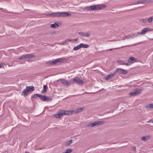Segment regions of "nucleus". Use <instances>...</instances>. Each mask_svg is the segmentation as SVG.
<instances>
[{
    "mask_svg": "<svg viewBox=\"0 0 153 153\" xmlns=\"http://www.w3.org/2000/svg\"><path fill=\"white\" fill-rule=\"evenodd\" d=\"M34 90V87L33 86H27L25 89H24L22 93V95L25 97L26 96L28 93L31 92Z\"/></svg>",
    "mask_w": 153,
    "mask_h": 153,
    "instance_id": "1",
    "label": "nucleus"
},
{
    "mask_svg": "<svg viewBox=\"0 0 153 153\" xmlns=\"http://www.w3.org/2000/svg\"><path fill=\"white\" fill-rule=\"evenodd\" d=\"M52 17H64L71 15L67 12H54L52 13Z\"/></svg>",
    "mask_w": 153,
    "mask_h": 153,
    "instance_id": "2",
    "label": "nucleus"
},
{
    "mask_svg": "<svg viewBox=\"0 0 153 153\" xmlns=\"http://www.w3.org/2000/svg\"><path fill=\"white\" fill-rule=\"evenodd\" d=\"M106 7V5H102L93 6L88 7L87 9L88 10H95L104 8Z\"/></svg>",
    "mask_w": 153,
    "mask_h": 153,
    "instance_id": "3",
    "label": "nucleus"
},
{
    "mask_svg": "<svg viewBox=\"0 0 153 153\" xmlns=\"http://www.w3.org/2000/svg\"><path fill=\"white\" fill-rule=\"evenodd\" d=\"M152 29L150 28H145L143 29L140 33H137L136 36H137L138 35H139L140 34L143 35L145 34L147 32L151 31H152Z\"/></svg>",
    "mask_w": 153,
    "mask_h": 153,
    "instance_id": "4",
    "label": "nucleus"
},
{
    "mask_svg": "<svg viewBox=\"0 0 153 153\" xmlns=\"http://www.w3.org/2000/svg\"><path fill=\"white\" fill-rule=\"evenodd\" d=\"M34 57L35 55L33 54H26L20 56L19 58V59H25L33 58Z\"/></svg>",
    "mask_w": 153,
    "mask_h": 153,
    "instance_id": "5",
    "label": "nucleus"
},
{
    "mask_svg": "<svg viewBox=\"0 0 153 153\" xmlns=\"http://www.w3.org/2000/svg\"><path fill=\"white\" fill-rule=\"evenodd\" d=\"M142 89L137 88L134 92H131L129 93V95L132 96H135L141 93L142 91Z\"/></svg>",
    "mask_w": 153,
    "mask_h": 153,
    "instance_id": "6",
    "label": "nucleus"
},
{
    "mask_svg": "<svg viewBox=\"0 0 153 153\" xmlns=\"http://www.w3.org/2000/svg\"><path fill=\"white\" fill-rule=\"evenodd\" d=\"M64 60V59L62 58H60L57 59L53 61H50L49 62L48 64L50 65H52L53 64H56L59 62H63Z\"/></svg>",
    "mask_w": 153,
    "mask_h": 153,
    "instance_id": "7",
    "label": "nucleus"
},
{
    "mask_svg": "<svg viewBox=\"0 0 153 153\" xmlns=\"http://www.w3.org/2000/svg\"><path fill=\"white\" fill-rule=\"evenodd\" d=\"M64 60V59L62 58H60L57 59L53 61H50L49 62L48 64L50 65H52L53 64H56L59 62H63Z\"/></svg>",
    "mask_w": 153,
    "mask_h": 153,
    "instance_id": "8",
    "label": "nucleus"
},
{
    "mask_svg": "<svg viewBox=\"0 0 153 153\" xmlns=\"http://www.w3.org/2000/svg\"><path fill=\"white\" fill-rule=\"evenodd\" d=\"M103 123V122L102 121H98L89 124L88 126L90 127H93L95 126H98L101 125Z\"/></svg>",
    "mask_w": 153,
    "mask_h": 153,
    "instance_id": "9",
    "label": "nucleus"
},
{
    "mask_svg": "<svg viewBox=\"0 0 153 153\" xmlns=\"http://www.w3.org/2000/svg\"><path fill=\"white\" fill-rule=\"evenodd\" d=\"M135 60L136 59L134 57H130L128 59L127 62L126 63V65L128 66L130 65L135 62Z\"/></svg>",
    "mask_w": 153,
    "mask_h": 153,
    "instance_id": "10",
    "label": "nucleus"
},
{
    "mask_svg": "<svg viewBox=\"0 0 153 153\" xmlns=\"http://www.w3.org/2000/svg\"><path fill=\"white\" fill-rule=\"evenodd\" d=\"M41 99L44 101H51L52 100V98L49 97L44 96L42 95Z\"/></svg>",
    "mask_w": 153,
    "mask_h": 153,
    "instance_id": "11",
    "label": "nucleus"
},
{
    "mask_svg": "<svg viewBox=\"0 0 153 153\" xmlns=\"http://www.w3.org/2000/svg\"><path fill=\"white\" fill-rule=\"evenodd\" d=\"M73 112H74L73 111H67L62 110L61 111V113H62V115H68L71 114Z\"/></svg>",
    "mask_w": 153,
    "mask_h": 153,
    "instance_id": "12",
    "label": "nucleus"
},
{
    "mask_svg": "<svg viewBox=\"0 0 153 153\" xmlns=\"http://www.w3.org/2000/svg\"><path fill=\"white\" fill-rule=\"evenodd\" d=\"M116 71L118 73L122 74H126L128 73L126 70L120 68H117Z\"/></svg>",
    "mask_w": 153,
    "mask_h": 153,
    "instance_id": "13",
    "label": "nucleus"
},
{
    "mask_svg": "<svg viewBox=\"0 0 153 153\" xmlns=\"http://www.w3.org/2000/svg\"><path fill=\"white\" fill-rule=\"evenodd\" d=\"M88 47L89 45L86 44L81 43L79 45H77V49H78L82 47L87 48Z\"/></svg>",
    "mask_w": 153,
    "mask_h": 153,
    "instance_id": "14",
    "label": "nucleus"
},
{
    "mask_svg": "<svg viewBox=\"0 0 153 153\" xmlns=\"http://www.w3.org/2000/svg\"><path fill=\"white\" fill-rule=\"evenodd\" d=\"M115 72H114L112 73H111L105 77V79L108 80L110 79L113 76H114L115 75Z\"/></svg>",
    "mask_w": 153,
    "mask_h": 153,
    "instance_id": "15",
    "label": "nucleus"
},
{
    "mask_svg": "<svg viewBox=\"0 0 153 153\" xmlns=\"http://www.w3.org/2000/svg\"><path fill=\"white\" fill-rule=\"evenodd\" d=\"M151 138V136L150 135H148L145 136L143 137H141V140L144 141H146L148 140Z\"/></svg>",
    "mask_w": 153,
    "mask_h": 153,
    "instance_id": "16",
    "label": "nucleus"
},
{
    "mask_svg": "<svg viewBox=\"0 0 153 153\" xmlns=\"http://www.w3.org/2000/svg\"><path fill=\"white\" fill-rule=\"evenodd\" d=\"M79 34L83 36L88 37L90 35V33H84L82 32H79Z\"/></svg>",
    "mask_w": 153,
    "mask_h": 153,
    "instance_id": "17",
    "label": "nucleus"
},
{
    "mask_svg": "<svg viewBox=\"0 0 153 153\" xmlns=\"http://www.w3.org/2000/svg\"><path fill=\"white\" fill-rule=\"evenodd\" d=\"M74 40L73 39H67L65 41L61 42V44L63 45L65 44L68 43L69 42H74Z\"/></svg>",
    "mask_w": 153,
    "mask_h": 153,
    "instance_id": "18",
    "label": "nucleus"
},
{
    "mask_svg": "<svg viewBox=\"0 0 153 153\" xmlns=\"http://www.w3.org/2000/svg\"><path fill=\"white\" fill-rule=\"evenodd\" d=\"M42 95L40 94H33L32 96V98H35L36 99L38 97H39L41 99V97H42Z\"/></svg>",
    "mask_w": 153,
    "mask_h": 153,
    "instance_id": "19",
    "label": "nucleus"
},
{
    "mask_svg": "<svg viewBox=\"0 0 153 153\" xmlns=\"http://www.w3.org/2000/svg\"><path fill=\"white\" fill-rule=\"evenodd\" d=\"M73 143V140H71L65 142V145L66 146H68L70 145V144Z\"/></svg>",
    "mask_w": 153,
    "mask_h": 153,
    "instance_id": "20",
    "label": "nucleus"
},
{
    "mask_svg": "<svg viewBox=\"0 0 153 153\" xmlns=\"http://www.w3.org/2000/svg\"><path fill=\"white\" fill-rule=\"evenodd\" d=\"M62 116V113H61V111H60L59 112L58 114H56L54 115L55 117L56 118H59L61 117Z\"/></svg>",
    "mask_w": 153,
    "mask_h": 153,
    "instance_id": "21",
    "label": "nucleus"
},
{
    "mask_svg": "<svg viewBox=\"0 0 153 153\" xmlns=\"http://www.w3.org/2000/svg\"><path fill=\"white\" fill-rule=\"evenodd\" d=\"M61 83L67 86L68 85L67 81L64 79H62L60 80Z\"/></svg>",
    "mask_w": 153,
    "mask_h": 153,
    "instance_id": "22",
    "label": "nucleus"
},
{
    "mask_svg": "<svg viewBox=\"0 0 153 153\" xmlns=\"http://www.w3.org/2000/svg\"><path fill=\"white\" fill-rule=\"evenodd\" d=\"M51 27L53 28H57L59 27V25L58 24L55 22L54 24L51 25Z\"/></svg>",
    "mask_w": 153,
    "mask_h": 153,
    "instance_id": "23",
    "label": "nucleus"
},
{
    "mask_svg": "<svg viewBox=\"0 0 153 153\" xmlns=\"http://www.w3.org/2000/svg\"><path fill=\"white\" fill-rule=\"evenodd\" d=\"M47 87L46 85H44L43 86V90L42 91V93H45L47 91Z\"/></svg>",
    "mask_w": 153,
    "mask_h": 153,
    "instance_id": "24",
    "label": "nucleus"
},
{
    "mask_svg": "<svg viewBox=\"0 0 153 153\" xmlns=\"http://www.w3.org/2000/svg\"><path fill=\"white\" fill-rule=\"evenodd\" d=\"M117 61L118 63H120L121 65H126V63L124 61H122L121 60H117Z\"/></svg>",
    "mask_w": 153,
    "mask_h": 153,
    "instance_id": "25",
    "label": "nucleus"
},
{
    "mask_svg": "<svg viewBox=\"0 0 153 153\" xmlns=\"http://www.w3.org/2000/svg\"><path fill=\"white\" fill-rule=\"evenodd\" d=\"M146 107L149 108H153V104H150L146 105Z\"/></svg>",
    "mask_w": 153,
    "mask_h": 153,
    "instance_id": "26",
    "label": "nucleus"
},
{
    "mask_svg": "<svg viewBox=\"0 0 153 153\" xmlns=\"http://www.w3.org/2000/svg\"><path fill=\"white\" fill-rule=\"evenodd\" d=\"M77 83L79 84H82L83 83V82L79 79H77Z\"/></svg>",
    "mask_w": 153,
    "mask_h": 153,
    "instance_id": "27",
    "label": "nucleus"
},
{
    "mask_svg": "<svg viewBox=\"0 0 153 153\" xmlns=\"http://www.w3.org/2000/svg\"><path fill=\"white\" fill-rule=\"evenodd\" d=\"M147 19H143L141 20V21H142L143 23H147V22H148V20Z\"/></svg>",
    "mask_w": 153,
    "mask_h": 153,
    "instance_id": "28",
    "label": "nucleus"
},
{
    "mask_svg": "<svg viewBox=\"0 0 153 153\" xmlns=\"http://www.w3.org/2000/svg\"><path fill=\"white\" fill-rule=\"evenodd\" d=\"M84 109V108H77V112H80L82 110Z\"/></svg>",
    "mask_w": 153,
    "mask_h": 153,
    "instance_id": "29",
    "label": "nucleus"
},
{
    "mask_svg": "<svg viewBox=\"0 0 153 153\" xmlns=\"http://www.w3.org/2000/svg\"><path fill=\"white\" fill-rule=\"evenodd\" d=\"M148 22H151L153 20L152 17H150L149 18H148Z\"/></svg>",
    "mask_w": 153,
    "mask_h": 153,
    "instance_id": "30",
    "label": "nucleus"
},
{
    "mask_svg": "<svg viewBox=\"0 0 153 153\" xmlns=\"http://www.w3.org/2000/svg\"><path fill=\"white\" fill-rule=\"evenodd\" d=\"M52 13H48V14H46V16H52Z\"/></svg>",
    "mask_w": 153,
    "mask_h": 153,
    "instance_id": "31",
    "label": "nucleus"
},
{
    "mask_svg": "<svg viewBox=\"0 0 153 153\" xmlns=\"http://www.w3.org/2000/svg\"><path fill=\"white\" fill-rule=\"evenodd\" d=\"M139 4H143L144 3V1H140L137 2Z\"/></svg>",
    "mask_w": 153,
    "mask_h": 153,
    "instance_id": "32",
    "label": "nucleus"
},
{
    "mask_svg": "<svg viewBox=\"0 0 153 153\" xmlns=\"http://www.w3.org/2000/svg\"><path fill=\"white\" fill-rule=\"evenodd\" d=\"M74 80L76 82V77H75V78H74Z\"/></svg>",
    "mask_w": 153,
    "mask_h": 153,
    "instance_id": "33",
    "label": "nucleus"
},
{
    "mask_svg": "<svg viewBox=\"0 0 153 153\" xmlns=\"http://www.w3.org/2000/svg\"><path fill=\"white\" fill-rule=\"evenodd\" d=\"M74 50H76V49H77V48H76V46H75V47L74 48Z\"/></svg>",
    "mask_w": 153,
    "mask_h": 153,
    "instance_id": "34",
    "label": "nucleus"
},
{
    "mask_svg": "<svg viewBox=\"0 0 153 153\" xmlns=\"http://www.w3.org/2000/svg\"><path fill=\"white\" fill-rule=\"evenodd\" d=\"M2 64V63L0 64V68H1L2 66V65H1Z\"/></svg>",
    "mask_w": 153,
    "mask_h": 153,
    "instance_id": "35",
    "label": "nucleus"
},
{
    "mask_svg": "<svg viewBox=\"0 0 153 153\" xmlns=\"http://www.w3.org/2000/svg\"><path fill=\"white\" fill-rule=\"evenodd\" d=\"M25 153H30V152H25Z\"/></svg>",
    "mask_w": 153,
    "mask_h": 153,
    "instance_id": "36",
    "label": "nucleus"
},
{
    "mask_svg": "<svg viewBox=\"0 0 153 153\" xmlns=\"http://www.w3.org/2000/svg\"><path fill=\"white\" fill-rule=\"evenodd\" d=\"M112 50V49H109V51H111V50Z\"/></svg>",
    "mask_w": 153,
    "mask_h": 153,
    "instance_id": "37",
    "label": "nucleus"
},
{
    "mask_svg": "<svg viewBox=\"0 0 153 153\" xmlns=\"http://www.w3.org/2000/svg\"><path fill=\"white\" fill-rule=\"evenodd\" d=\"M74 41H76V39H75L74 40Z\"/></svg>",
    "mask_w": 153,
    "mask_h": 153,
    "instance_id": "38",
    "label": "nucleus"
},
{
    "mask_svg": "<svg viewBox=\"0 0 153 153\" xmlns=\"http://www.w3.org/2000/svg\"><path fill=\"white\" fill-rule=\"evenodd\" d=\"M152 19H153V16H152Z\"/></svg>",
    "mask_w": 153,
    "mask_h": 153,
    "instance_id": "39",
    "label": "nucleus"
},
{
    "mask_svg": "<svg viewBox=\"0 0 153 153\" xmlns=\"http://www.w3.org/2000/svg\"><path fill=\"white\" fill-rule=\"evenodd\" d=\"M76 113V112H75V111H74Z\"/></svg>",
    "mask_w": 153,
    "mask_h": 153,
    "instance_id": "40",
    "label": "nucleus"
}]
</instances>
